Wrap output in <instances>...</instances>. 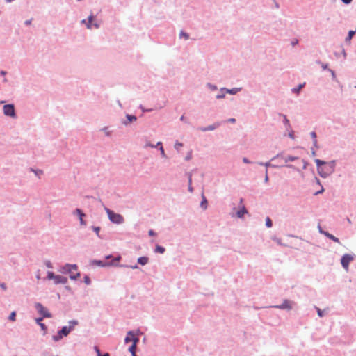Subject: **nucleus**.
Wrapping results in <instances>:
<instances>
[{
	"label": "nucleus",
	"mask_w": 356,
	"mask_h": 356,
	"mask_svg": "<svg viewBox=\"0 0 356 356\" xmlns=\"http://www.w3.org/2000/svg\"><path fill=\"white\" fill-rule=\"evenodd\" d=\"M353 260V257L348 254H344L341 260L342 266L347 270L348 269L349 264Z\"/></svg>",
	"instance_id": "obj_8"
},
{
	"label": "nucleus",
	"mask_w": 356,
	"mask_h": 356,
	"mask_svg": "<svg viewBox=\"0 0 356 356\" xmlns=\"http://www.w3.org/2000/svg\"><path fill=\"white\" fill-rule=\"evenodd\" d=\"M136 348L134 344H131V346L129 348V351L131 353V356H136Z\"/></svg>",
	"instance_id": "obj_16"
},
{
	"label": "nucleus",
	"mask_w": 356,
	"mask_h": 356,
	"mask_svg": "<svg viewBox=\"0 0 356 356\" xmlns=\"http://www.w3.org/2000/svg\"><path fill=\"white\" fill-rule=\"evenodd\" d=\"M165 248L162 246H160V245H156V248H155V252H158V253H160V254H163L164 252H165Z\"/></svg>",
	"instance_id": "obj_17"
},
{
	"label": "nucleus",
	"mask_w": 356,
	"mask_h": 356,
	"mask_svg": "<svg viewBox=\"0 0 356 356\" xmlns=\"http://www.w3.org/2000/svg\"><path fill=\"white\" fill-rule=\"evenodd\" d=\"M78 267L76 264H66L63 267L62 272L67 273L72 280H76L80 276V273L77 272Z\"/></svg>",
	"instance_id": "obj_2"
},
{
	"label": "nucleus",
	"mask_w": 356,
	"mask_h": 356,
	"mask_svg": "<svg viewBox=\"0 0 356 356\" xmlns=\"http://www.w3.org/2000/svg\"><path fill=\"white\" fill-rule=\"evenodd\" d=\"M276 307L280 308V309H290L292 307V302L289 300H284L281 305L277 306Z\"/></svg>",
	"instance_id": "obj_10"
},
{
	"label": "nucleus",
	"mask_w": 356,
	"mask_h": 356,
	"mask_svg": "<svg viewBox=\"0 0 356 356\" xmlns=\"http://www.w3.org/2000/svg\"><path fill=\"white\" fill-rule=\"evenodd\" d=\"M243 161L245 163H250V161H248V159L247 158H243Z\"/></svg>",
	"instance_id": "obj_39"
},
{
	"label": "nucleus",
	"mask_w": 356,
	"mask_h": 356,
	"mask_svg": "<svg viewBox=\"0 0 356 356\" xmlns=\"http://www.w3.org/2000/svg\"><path fill=\"white\" fill-rule=\"evenodd\" d=\"M160 151H161V155H162L163 157H165V152H164L163 147L162 146H161V147H160Z\"/></svg>",
	"instance_id": "obj_33"
},
{
	"label": "nucleus",
	"mask_w": 356,
	"mask_h": 356,
	"mask_svg": "<svg viewBox=\"0 0 356 356\" xmlns=\"http://www.w3.org/2000/svg\"><path fill=\"white\" fill-rule=\"evenodd\" d=\"M95 27L98 28V25L97 24H94Z\"/></svg>",
	"instance_id": "obj_53"
},
{
	"label": "nucleus",
	"mask_w": 356,
	"mask_h": 356,
	"mask_svg": "<svg viewBox=\"0 0 356 356\" xmlns=\"http://www.w3.org/2000/svg\"><path fill=\"white\" fill-rule=\"evenodd\" d=\"M161 145V142H159V143H157V145Z\"/></svg>",
	"instance_id": "obj_55"
},
{
	"label": "nucleus",
	"mask_w": 356,
	"mask_h": 356,
	"mask_svg": "<svg viewBox=\"0 0 356 356\" xmlns=\"http://www.w3.org/2000/svg\"><path fill=\"white\" fill-rule=\"evenodd\" d=\"M325 236H326L328 238L332 240L333 241L339 243V240L338 238L335 237L334 235L327 232H321Z\"/></svg>",
	"instance_id": "obj_11"
},
{
	"label": "nucleus",
	"mask_w": 356,
	"mask_h": 356,
	"mask_svg": "<svg viewBox=\"0 0 356 356\" xmlns=\"http://www.w3.org/2000/svg\"><path fill=\"white\" fill-rule=\"evenodd\" d=\"M229 122H234L236 121V120L234 118H230L228 120Z\"/></svg>",
	"instance_id": "obj_44"
},
{
	"label": "nucleus",
	"mask_w": 356,
	"mask_h": 356,
	"mask_svg": "<svg viewBox=\"0 0 356 356\" xmlns=\"http://www.w3.org/2000/svg\"><path fill=\"white\" fill-rule=\"evenodd\" d=\"M305 83L302 84H300L298 88H293L292 90L293 92L298 93L300 90L304 87Z\"/></svg>",
	"instance_id": "obj_18"
},
{
	"label": "nucleus",
	"mask_w": 356,
	"mask_h": 356,
	"mask_svg": "<svg viewBox=\"0 0 356 356\" xmlns=\"http://www.w3.org/2000/svg\"><path fill=\"white\" fill-rule=\"evenodd\" d=\"M149 235H150V236H155L156 234H155V232L153 230H149Z\"/></svg>",
	"instance_id": "obj_35"
},
{
	"label": "nucleus",
	"mask_w": 356,
	"mask_h": 356,
	"mask_svg": "<svg viewBox=\"0 0 356 356\" xmlns=\"http://www.w3.org/2000/svg\"><path fill=\"white\" fill-rule=\"evenodd\" d=\"M268 181V171H266V176H265V181L267 182Z\"/></svg>",
	"instance_id": "obj_37"
},
{
	"label": "nucleus",
	"mask_w": 356,
	"mask_h": 356,
	"mask_svg": "<svg viewBox=\"0 0 356 356\" xmlns=\"http://www.w3.org/2000/svg\"><path fill=\"white\" fill-rule=\"evenodd\" d=\"M274 241H275L277 243H278V244H280V245H282L281 241H280V239L277 238H274Z\"/></svg>",
	"instance_id": "obj_36"
},
{
	"label": "nucleus",
	"mask_w": 356,
	"mask_h": 356,
	"mask_svg": "<svg viewBox=\"0 0 356 356\" xmlns=\"http://www.w3.org/2000/svg\"><path fill=\"white\" fill-rule=\"evenodd\" d=\"M25 23H26V24H30V23H31V22H30V21H26V22H25Z\"/></svg>",
	"instance_id": "obj_51"
},
{
	"label": "nucleus",
	"mask_w": 356,
	"mask_h": 356,
	"mask_svg": "<svg viewBox=\"0 0 356 356\" xmlns=\"http://www.w3.org/2000/svg\"><path fill=\"white\" fill-rule=\"evenodd\" d=\"M47 278L49 280H54L55 284H66L67 282V278L62 275H56L53 272L47 273Z\"/></svg>",
	"instance_id": "obj_4"
},
{
	"label": "nucleus",
	"mask_w": 356,
	"mask_h": 356,
	"mask_svg": "<svg viewBox=\"0 0 356 356\" xmlns=\"http://www.w3.org/2000/svg\"><path fill=\"white\" fill-rule=\"evenodd\" d=\"M1 287L3 289V290H6V284L4 283L1 284Z\"/></svg>",
	"instance_id": "obj_43"
},
{
	"label": "nucleus",
	"mask_w": 356,
	"mask_h": 356,
	"mask_svg": "<svg viewBox=\"0 0 356 356\" xmlns=\"http://www.w3.org/2000/svg\"><path fill=\"white\" fill-rule=\"evenodd\" d=\"M180 37H184L185 40H187L188 39L189 36H188V34H187L186 33H184L183 31H181L180 33Z\"/></svg>",
	"instance_id": "obj_26"
},
{
	"label": "nucleus",
	"mask_w": 356,
	"mask_h": 356,
	"mask_svg": "<svg viewBox=\"0 0 356 356\" xmlns=\"http://www.w3.org/2000/svg\"><path fill=\"white\" fill-rule=\"evenodd\" d=\"M33 171L35 172V174L38 176H40V175H42L43 174V171L41 170H33Z\"/></svg>",
	"instance_id": "obj_31"
},
{
	"label": "nucleus",
	"mask_w": 356,
	"mask_h": 356,
	"mask_svg": "<svg viewBox=\"0 0 356 356\" xmlns=\"http://www.w3.org/2000/svg\"><path fill=\"white\" fill-rule=\"evenodd\" d=\"M127 118L130 122L136 120V118L134 115H127Z\"/></svg>",
	"instance_id": "obj_28"
},
{
	"label": "nucleus",
	"mask_w": 356,
	"mask_h": 356,
	"mask_svg": "<svg viewBox=\"0 0 356 356\" xmlns=\"http://www.w3.org/2000/svg\"><path fill=\"white\" fill-rule=\"evenodd\" d=\"M3 103H4V102H3V101H2V102H0V104H3Z\"/></svg>",
	"instance_id": "obj_58"
},
{
	"label": "nucleus",
	"mask_w": 356,
	"mask_h": 356,
	"mask_svg": "<svg viewBox=\"0 0 356 356\" xmlns=\"http://www.w3.org/2000/svg\"><path fill=\"white\" fill-rule=\"evenodd\" d=\"M355 33V31H350L349 33H348V39L350 40L352 38V37L354 35Z\"/></svg>",
	"instance_id": "obj_27"
},
{
	"label": "nucleus",
	"mask_w": 356,
	"mask_h": 356,
	"mask_svg": "<svg viewBox=\"0 0 356 356\" xmlns=\"http://www.w3.org/2000/svg\"><path fill=\"white\" fill-rule=\"evenodd\" d=\"M259 164H260L261 165H265L266 167H268V166H269V165H270V163H264H264H259Z\"/></svg>",
	"instance_id": "obj_42"
},
{
	"label": "nucleus",
	"mask_w": 356,
	"mask_h": 356,
	"mask_svg": "<svg viewBox=\"0 0 356 356\" xmlns=\"http://www.w3.org/2000/svg\"><path fill=\"white\" fill-rule=\"evenodd\" d=\"M311 136L314 139V143H316V134L315 132H312L311 133Z\"/></svg>",
	"instance_id": "obj_34"
},
{
	"label": "nucleus",
	"mask_w": 356,
	"mask_h": 356,
	"mask_svg": "<svg viewBox=\"0 0 356 356\" xmlns=\"http://www.w3.org/2000/svg\"><path fill=\"white\" fill-rule=\"evenodd\" d=\"M221 97H222V96H219V95L217 96V98H221Z\"/></svg>",
	"instance_id": "obj_57"
},
{
	"label": "nucleus",
	"mask_w": 356,
	"mask_h": 356,
	"mask_svg": "<svg viewBox=\"0 0 356 356\" xmlns=\"http://www.w3.org/2000/svg\"><path fill=\"white\" fill-rule=\"evenodd\" d=\"M237 91H238V89H236V88H234L232 90H227V92H229L230 94H235L237 92Z\"/></svg>",
	"instance_id": "obj_30"
},
{
	"label": "nucleus",
	"mask_w": 356,
	"mask_h": 356,
	"mask_svg": "<svg viewBox=\"0 0 356 356\" xmlns=\"http://www.w3.org/2000/svg\"><path fill=\"white\" fill-rule=\"evenodd\" d=\"M35 308L38 312L42 316L43 318H51V314L48 312V310L41 304L36 303Z\"/></svg>",
	"instance_id": "obj_5"
},
{
	"label": "nucleus",
	"mask_w": 356,
	"mask_h": 356,
	"mask_svg": "<svg viewBox=\"0 0 356 356\" xmlns=\"http://www.w3.org/2000/svg\"><path fill=\"white\" fill-rule=\"evenodd\" d=\"M1 74H2V75H5V74H6V72H4V71H1Z\"/></svg>",
	"instance_id": "obj_49"
},
{
	"label": "nucleus",
	"mask_w": 356,
	"mask_h": 356,
	"mask_svg": "<svg viewBox=\"0 0 356 356\" xmlns=\"http://www.w3.org/2000/svg\"><path fill=\"white\" fill-rule=\"evenodd\" d=\"M341 1H342L344 3H346V4L350 3L352 1V0H341Z\"/></svg>",
	"instance_id": "obj_38"
},
{
	"label": "nucleus",
	"mask_w": 356,
	"mask_h": 356,
	"mask_svg": "<svg viewBox=\"0 0 356 356\" xmlns=\"http://www.w3.org/2000/svg\"><path fill=\"white\" fill-rule=\"evenodd\" d=\"M84 282L86 284H90V280L88 276H85L84 277Z\"/></svg>",
	"instance_id": "obj_29"
},
{
	"label": "nucleus",
	"mask_w": 356,
	"mask_h": 356,
	"mask_svg": "<svg viewBox=\"0 0 356 356\" xmlns=\"http://www.w3.org/2000/svg\"><path fill=\"white\" fill-rule=\"evenodd\" d=\"M297 43H298V40H296L295 41L292 42V44H293V45H295V44H296Z\"/></svg>",
	"instance_id": "obj_46"
},
{
	"label": "nucleus",
	"mask_w": 356,
	"mask_h": 356,
	"mask_svg": "<svg viewBox=\"0 0 356 356\" xmlns=\"http://www.w3.org/2000/svg\"><path fill=\"white\" fill-rule=\"evenodd\" d=\"M246 213V209L244 207H243L239 211H237L236 215L238 218H242L243 215Z\"/></svg>",
	"instance_id": "obj_15"
},
{
	"label": "nucleus",
	"mask_w": 356,
	"mask_h": 356,
	"mask_svg": "<svg viewBox=\"0 0 356 356\" xmlns=\"http://www.w3.org/2000/svg\"><path fill=\"white\" fill-rule=\"evenodd\" d=\"M97 263L99 265H100V266H104V264H102V261H97Z\"/></svg>",
	"instance_id": "obj_47"
},
{
	"label": "nucleus",
	"mask_w": 356,
	"mask_h": 356,
	"mask_svg": "<svg viewBox=\"0 0 356 356\" xmlns=\"http://www.w3.org/2000/svg\"><path fill=\"white\" fill-rule=\"evenodd\" d=\"M282 158L283 159L284 163H288L289 161H294L298 159L297 157L293 156H287L285 157L282 156Z\"/></svg>",
	"instance_id": "obj_14"
},
{
	"label": "nucleus",
	"mask_w": 356,
	"mask_h": 356,
	"mask_svg": "<svg viewBox=\"0 0 356 356\" xmlns=\"http://www.w3.org/2000/svg\"><path fill=\"white\" fill-rule=\"evenodd\" d=\"M284 122L286 125L289 126V120L286 118L285 115H284Z\"/></svg>",
	"instance_id": "obj_32"
},
{
	"label": "nucleus",
	"mask_w": 356,
	"mask_h": 356,
	"mask_svg": "<svg viewBox=\"0 0 356 356\" xmlns=\"http://www.w3.org/2000/svg\"><path fill=\"white\" fill-rule=\"evenodd\" d=\"M317 166H318V171L319 172V174L321 175V176L322 177H326L328 173L327 172H323V165H325V162L321 161V160H319V159H316L315 161Z\"/></svg>",
	"instance_id": "obj_9"
},
{
	"label": "nucleus",
	"mask_w": 356,
	"mask_h": 356,
	"mask_svg": "<svg viewBox=\"0 0 356 356\" xmlns=\"http://www.w3.org/2000/svg\"><path fill=\"white\" fill-rule=\"evenodd\" d=\"M105 211L108 215L109 220L112 222L116 223V224H121L124 222V218L122 215H120L119 213H115L112 210H111L108 208H105Z\"/></svg>",
	"instance_id": "obj_3"
},
{
	"label": "nucleus",
	"mask_w": 356,
	"mask_h": 356,
	"mask_svg": "<svg viewBox=\"0 0 356 356\" xmlns=\"http://www.w3.org/2000/svg\"><path fill=\"white\" fill-rule=\"evenodd\" d=\"M94 230L95 231V232L97 233V234H99V232L100 230V228L99 227H95L94 228Z\"/></svg>",
	"instance_id": "obj_40"
},
{
	"label": "nucleus",
	"mask_w": 356,
	"mask_h": 356,
	"mask_svg": "<svg viewBox=\"0 0 356 356\" xmlns=\"http://www.w3.org/2000/svg\"><path fill=\"white\" fill-rule=\"evenodd\" d=\"M216 126H215V125H211V126H209V127H208L203 128V129H202V130L203 131H211V130H213V129H216Z\"/></svg>",
	"instance_id": "obj_21"
},
{
	"label": "nucleus",
	"mask_w": 356,
	"mask_h": 356,
	"mask_svg": "<svg viewBox=\"0 0 356 356\" xmlns=\"http://www.w3.org/2000/svg\"><path fill=\"white\" fill-rule=\"evenodd\" d=\"M132 268H137V266H132Z\"/></svg>",
	"instance_id": "obj_56"
},
{
	"label": "nucleus",
	"mask_w": 356,
	"mask_h": 356,
	"mask_svg": "<svg viewBox=\"0 0 356 356\" xmlns=\"http://www.w3.org/2000/svg\"><path fill=\"white\" fill-rule=\"evenodd\" d=\"M124 341H125L126 343L131 342L132 344H134L135 347H136V344L139 341V339L138 337H135V335L132 331H129V332H128Z\"/></svg>",
	"instance_id": "obj_7"
},
{
	"label": "nucleus",
	"mask_w": 356,
	"mask_h": 356,
	"mask_svg": "<svg viewBox=\"0 0 356 356\" xmlns=\"http://www.w3.org/2000/svg\"><path fill=\"white\" fill-rule=\"evenodd\" d=\"M47 266H48V267H51V266L50 263H48V264H47Z\"/></svg>",
	"instance_id": "obj_52"
},
{
	"label": "nucleus",
	"mask_w": 356,
	"mask_h": 356,
	"mask_svg": "<svg viewBox=\"0 0 356 356\" xmlns=\"http://www.w3.org/2000/svg\"><path fill=\"white\" fill-rule=\"evenodd\" d=\"M318 314L319 316H323L322 311L320 309H318Z\"/></svg>",
	"instance_id": "obj_41"
},
{
	"label": "nucleus",
	"mask_w": 356,
	"mask_h": 356,
	"mask_svg": "<svg viewBox=\"0 0 356 356\" xmlns=\"http://www.w3.org/2000/svg\"><path fill=\"white\" fill-rule=\"evenodd\" d=\"M79 219H80L81 224H85V222H83V217L79 218Z\"/></svg>",
	"instance_id": "obj_45"
},
{
	"label": "nucleus",
	"mask_w": 356,
	"mask_h": 356,
	"mask_svg": "<svg viewBox=\"0 0 356 356\" xmlns=\"http://www.w3.org/2000/svg\"><path fill=\"white\" fill-rule=\"evenodd\" d=\"M78 324L76 321H71L69 322V326H64L58 332V334L53 337L54 341H58L63 338V336H67L68 334L74 330V327Z\"/></svg>",
	"instance_id": "obj_1"
},
{
	"label": "nucleus",
	"mask_w": 356,
	"mask_h": 356,
	"mask_svg": "<svg viewBox=\"0 0 356 356\" xmlns=\"http://www.w3.org/2000/svg\"><path fill=\"white\" fill-rule=\"evenodd\" d=\"M120 259V257H117L115 260L116 261H118Z\"/></svg>",
	"instance_id": "obj_50"
},
{
	"label": "nucleus",
	"mask_w": 356,
	"mask_h": 356,
	"mask_svg": "<svg viewBox=\"0 0 356 356\" xmlns=\"http://www.w3.org/2000/svg\"><path fill=\"white\" fill-rule=\"evenodd\" d=\"M191 181H192L191 175H189V177H188V190H189V191L193 192V188L191 187Z\"/></svg>",
	"instance_id": "obj_24"
},
{
	"label": "nucleus",
	"mask_w": 356,
	"mask_h": 356,
	"mask_svg": "<svg viewBox=\"0 0 356 356\" xmlns=\"http://www.w3.org/2000/svg\"><path fill=\"white\" fill-rule=\"evenodd\" d=\"M323 67L324 69H325V68H327V65H323Z\"/></svg>",
	"instance_id": "obj_54"
},
{
	"label": "nucleus",
	"mask_w": 356,
	"mask_h": 356,
	"mask_svg": "<svg viewBox=\"0 0 356 356\" xmlns=\"http://www.w3.org/2000/svg\"><path fill=\"white\" fill-rule=\"evenodd\" d=\"M204 203H207V200L204 197V200L202 202V205H203V204H204Z\"/></svg>",
	"instance_id": "obj_48"
},
{
	"label": "nucleus",
	"mask_w": 356,
	"mask_h": 356,
	"mask_svg": "<svg viewBox=\"0 0 356 356\" xmlns=\"http://www.w3.org/2000/svg\"><path fill=\"white\" fill-rule=\"evenodd\" d=\"M75 211L79 216V218L83 217L85 216V214L79 209H76Z\"/></svg>",
	"instance_id": "obj_25"
},
{
	"label": "nucleus",
	"mask_w": 356,
	"mask_h": 356,
	"mask_svg": "<svg viewBox=\"0 0 356 356\" xmlns=\"http://www.w3.org/2000/svg\"><path fill=\"white\" fill-rule=\"evenodd\" d=\"M266 225L268 227H272V221L270 219V218L267 217L266 219Z\"/></svg>",
	"instance_id": "obj_22"
},
{
	"label": "nucleus",
	"mask_w": 356,
	"mask_h": 356,
	"mask_svg": "<svg viewBox=\"0 0 356 356\" xmlns=\"http://www.w3.org/2000/svg\"><path fill=\"white\" fill-rule=\"evenodd\" d=\"M42 318H39L36 319V323L40 326L41 329L45 332L47 330V326L42 323Z\"/></svg>",
	"instance_id": "obj_13"
},
{
	"label": "nucleus",
	"mask_w": 356,
	"mask_h": 356,
	"mask_svg": "<svg viewBox=\"0 0 356 356\" xmlns=\"http://www.w3.org/2000/svg\"><path fill=\"white\" fill-rule=\"evenodd\" d=\"M183 146V144L181 143H179V142H177L175 143V148L177 149V150H179L180 148Z\"/></svg>",
	"instance_id": "obj_23"
},
{
	"label": "nucleus",
	"mask_w": 356,
	"mask_h": 356,
	"mask_svg": "<svg viewBox=\"0 0 356 356\" xmlns=\"http://www.w3.org/2000/svg\"><path fill=\"white\" fill-rule=\"evenodd\" d=\"M93 19V17L92 15L88 17V22L86 24L88 29H92V21Z\"/></svg>",
	"instance_id": "obj_19"
},
{
	"label": "nucleus",
	"mask_w": 356,
	"mask_h": 356,
	"mask_svg": "<svg viewBox=\"0 0 356 356\" xmlns=\"http://www.w3.org/2000/svg\"><path fill=\"white\" fill-rule=\"evenodd\" d=\"M3 113L7 116L15 117V111L13 104H6L3 106Z\"/></svg>",
	"instance_id": "obj_6"
},
{
	"label": "nucleus",
	"mask_w": 356,
	"mask_h": 356,
	"mask_svg": "<svg viewBox=\"0 0 356 356\" xmlns=\"http://www.w3.org/2000/svg\"><path fill=\"white\" fill-rule=\"evenodd\" d=\"M15 317H16V312H12L9 316V320H10L11 321H15Z\"/></svg>",
	"instance_id": "obj_20"
},
{
	"label": "nucleus",
	"mask_w": 356,
	"mask_h": 356,
	"mask_svg": "<svg viewBox=\"0 0 356 356\" xmlns=\"http://www.w3.org/2000/svg\"><path fill=\"white\" fill-rule=\"evenodd\" d=\"M149 261V259L147 257H141L138 259V264L144 266L147 264Z\"/></svg>",
	"instance_id": "obj_12"
}]
</instances>
